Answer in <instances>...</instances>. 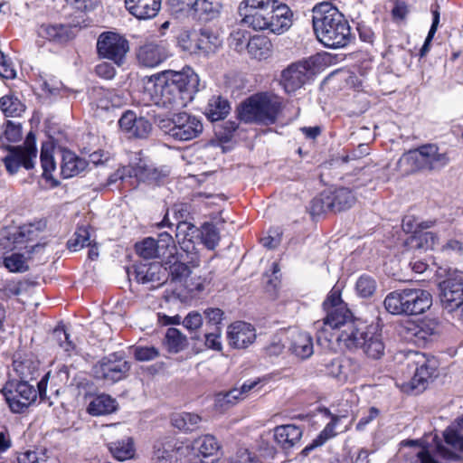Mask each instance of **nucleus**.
<instances>
[{"label":"nucleus","mask_w":463,"mask_h":463,"mask_svg":"<svg viewBox=\"0 0 463 463\" xmlns=\"http://www.w3.org/2000/svg\"><path fill=\"white\" fill-rule=\"evenodd\" d=\"M198 86L199 77L191 68L165 71L146 80L143 99L169 111L178 110L194 99Z\"/></svg>","instance_id":"1"},{"label":"nucleus","mask_w":463,"mask_h":463,"mask_svg":"<svg viewBox=\"0 0 463 463\" xmlns=\"http://www.w3.org/2000/svg\"><path fill=\"white\" fill-rule=\"evenodd\" d=\"M313 29L317 40L327 48L346 46L351 41V28L344 15L328 2L312 9Z\"/></svg>","instance_id":"2"},{"label":"nucleus","mask_w":463,"mask_h":463,"mask_svg":"<svg viewBox=\"0 0 463 463\" xmlns=\"http://www.w3.org/2000/svg\"><path fill=\"white\" fill-rule=\"evenodd\" d=\"M326 317L322 320L314 323L317 330V342L323 340L330 342L333 331L346 327V325L354 321L353 315L347 305L341 298L340 289L333 288L323 303Z\"/></svg>","instance_id":"3"},{"label":"nucleus","mask_w":463,"mask_h":463,"mask_svg":"<svg viewBox=\"0 0 463 463\" xmlns=\"http://www.w3.org/2000/svg\"><path fill=\"white\" fill-rule=\"evenodd\" d=\"M463 415L458 417L443 432L445 444L437 442L436 453L439 459L426 448L420 449L416 456L420 463H463Z\"/></svg>","instance_id":"4"},{"label":"nucleus","mask_w":463,"mask_h":463,"mask_svg":"<svg viewBox=\"0 0 463 463\" xmlns=\"http://www.w3.org/2000/svg\"><path fill=\"white\" fill-rule=\"evenodd\" d=\"M386 310L393 315H419L432 305L431 294L420 288H405L389 293L384 301Z\"/></svg>","instance_id":"5"},{"label":"nucleus","mask_w":463,"mask_h":463,"mask_svg":"<svg viewBox=\"0 0 463 463\" xmlns=\"http://www.w3.org/2000/svg\"><path fill=\"white\" fill-rule=\"evenodd\" d=\"M446 153H439L437 146L429 144L402 155L397 167L403 175L419 171L440 169L449 163Z\"/></svg>","instance_id":"6"},{"label":"nucleus","mask_w":463,"mask_h":463,"mask_svg":"<svg viewBox=\"0 0 463 463\" xmlns=\"http://www.w3.org/2000/svg\"><path fill=\"white\" fill-rule=\"evenodd\" d=\"M280 109V103L267 93L248 98L238 108V115L245 123L273 124Z\"/></svg>","instance_id":"7"},{"label":"nucleus","mask_w":463,"mask_h":463,"mask_svg":"<svg viewBox=\"0 0 463 463\" xmlns=\"http://www.w3.org/2000/svg\"><path fill=\"white\" fill-rule=\"evenodd\" d=\"M47 377L48 374L37 383V389L28 380H12L6 383L3 392L10 409L14 412L19 413L28 408L38 395L41 400H45Z\"/></svg>","instance_id":"8"},{"label":"nucleus","mask_w":463,"mask_h":463,"mask_svg":"<svg viewBox=\"0 0 463 463\" xmlns=\"http://www.w3.org/2000/svg\"><path fill=\"white\" fill-rule=\"evenodd\" d=\"M273 0H242L238 6L241 22L256 31L266 30Z\"/></svg>","instance_id":"9"},{"label":"nucleus","mask_w":463,"mask_h":463,"mask_svg":"<svg viewBox=\"0 0 463 463\" xmlns=\"http://www.w3.org/2000/svg\"><path fill=\"white\" fill-rule=\"evenodd\" d=\"M439 286L442 307L449 312H457L463 305V271L449 270Z\"/></svg>","instance_id":"10"},{"label":"nucleus","mask_w":463,"mask_h":463,"mask_svg":"<svg viewBox=\"0 0 463 463\" xmlns=\"http://www.w3.org/2000/svg\"><path fill=\"white\" fill-rule=\"evenodd\" d=\"M8 155L4 158L8 173L14 175L21 166L27 170L33 168L37 155L35 137L33 132L28 133L24 146H8Z\"/></svg>","instance_id":"11"},{"label":"nucleus","mask_w":463,"mask_h":463,"mask_svg":"<svg viewBox=\"0 0 463 463\" xmlns=\"http://www.w3.org/2000/svg\"><path fill=\"white\" fill-rule=\"evenodd\" d=\"M137 253L143 259H156L172 255L176 250L173 237L168 232H162L157 240L147 237L135 245Z\"/></svg>","instance_id":"12"},{"label":"nucleus","mask_w":463,"mask_h":463,"mask_svg":"<svg viewBox=\"0 0 463 463\" xmlns=\"http://www.w3.org/2000/svg\"><path fill=\"white\" fill-rule=\"evenodd\" d=\"M438 323L427 319L420 322L406 320L400 325L399 334L408 342L425 345L438 332Z\"/></svg>","instance_id":"13"},{"label":"nucleus","mask_w":463,"mask_h":463,"mask_svg":"<svg viewBox=\"0 0 463 463\" xmlns=\"http://www.w3.org/2000/svg\"><path fill=\"white\" fill-rule=\"evenodd\" d=\"M97 50L103 58L111 60L120 65L129 50L128 42L116 33L106 32L99 35Z\"/></svg>","instance_id":"14"},{"label":"nucleus","mask_w":463,"mask_h":463,"mask_svg":"<svg viewBox=\"0 0 463 463\" xmlns=\"http://www.w3.org/2000/svg\"><path fill=\"white\" fill-rule=\"evenodd\" d=\"M129 370V363L115 354L103 358L93 368L97 378L110 383L125 379Z\"/></svg>","instance_id":"15"},{"label":"nucleus","mask_w":463,"mask_h":463,"mask_svg":"<svg viewBox=\"0 0 463 463\" xmlns=\"http://www.w3.org/2000/svg\"><path fill=\"white\" fill-rule=\"evenodd\" d=\"M172 124L173 126L167 130V133L181 141L197 137L203 129L200 119L185 112L175 114Z\"/></svg>","instance_id":"16"},{"label":"nucleus","mask_w":463,"mask_h":463,"mask_svg":"<svg viewBox=\"0 0 463 463\" xmlns=\"http://www.w3.org/2000/svg\"><path fill=\"white\" fill-rule=\"evenodd\" d=\"M310 73L309 61L293 63L282 71L281 83L288 93L295 92L307 82Z\"/></svg>","instance_id":"17"},{"label":"nucleus","mask_w":463,"mask_h":463,"mask_svg":"<svg viewBox=\"0 0 463 463\" xmlns=\"http://www.w3.org/2000/svg\"><path fill=\"white\" fill-rule=\"evenodd\" d=\"M408 360L415 365V373L411 381V388L424 390L426 383L435 373V362L427 359L424 354L419 352L411 353Z\"/></svg>","instance_id":"18"},{"label":"nucleus","mask_w":463,"mask_h":463,"mask_svg":"<svg viewBox=\"0 0 463 463\" xmlns=\"http://www.w3.org/2000/svg\"><path fill=\"white\" fill-rule=\"evenodd\" d=\"M170 55L166 44L162 41L147 42L141 45L137 52L139 64L148 68L158 66Z\"/></svg>","instance_id":"19"},{"label":"nucleus","mask_w":463,"mask_h":463,"mask_svg":"<svg viewBox=\"0 0 463 463\" xmlns=\"http://www.w3.org/2000/svg\"><path fill=\"white\" fill-rule=\"evenodd\" d=\"M175 252L173 251L172 255H167L168 260L165 262V267H163L165 273L168 270V275L172 281L182 283L190 291H201L203 288V285L201 283L194 284L189 279L188 277L191 274L189 267L179 260L178 257L175 256Z\"/></svg>","instance_id":"20"},{"label":"nucleus","mask_w":463,"mask_h":463,"mask_svg":"<svg viewBox=\"0 0 463 463\" xmlns=\"http://www.w3.org/2000/svg\"><path fill=\"white\" fill-rule=\"evenodd\" d=\"M227 339L233 348H246L256 339L255 328L250 324L237 321L228 326Z\"/></svg>","instance_id":"21"},{"label":"nucleus","mask_w":463,"mask_h":463,"mask_svg":"<svg viewBox=\"0 0 463 463\" xmlns=\"http://www.w3.org/2000/svg\"><path fill=\"white\" fill-rule=\"evenodd\" d=\"M274 5L269 9L268 15V26L266 30L281 34L288 31L292 25V12L288 5L279 4L273 0Z\"/></svg>","instance_id":"22"},{"label":"nucleus","mask_w":463,"mask_h":463,"mask_svg":"<svg viewBox=\"0 0 463 463\" xmlns=\"http://www.w3.org/2000/svg\"><path fill=\"white\" fill-rule=\"evenodd\" d=\"M258 384V381H253L243 383L241 388H233L228 392H218L214 396V408L222 412L229 410L239 401L245 399L248 393Z\"/></svg>","instance_id":"23"},{"label":"nucleus","mask_w":463,"mask_h":463,"mask_svg":"<svg viewBox=\"0 0 463 463\" xmlns=\"http://www.w3.org/2000/svg\"><path fill=\"white\" fill-rule=\"evenodd\" d=\"M367 327L362 323L355 322L346 325L336 335V340L343 344L347 349H356L362 347L363 342L367 336Z\"/></svg>","instance_id":"24"},{"label":"nucleus","mask_w":463,"mask_h":463,"mask_svg":"<svg viewBox=\"0 0 463 463\" xmlns=\"http://www.w3.org/2000/svg\"><path fill=\"white\" fill-rule=\"evenodd\" d=\"M135 279L142 284H151V288L161 286L165 281L163 266L159 263L138 264L134 267Z\"/></svg>","instance_id":"25"},{"label":"nucleus","mask_w":463,"mask_h":463,"mask_svg":"<svg viewBox=\"0 0 463 463\" xmlns=\"http://www.w3.org/2000/svg\"><path fill=\"white\" fill-rule=\"evenodd\" d=\"M118 124L122 130L140 138L146 137L152 130V125L148 119L144 117L137 118L132 111L124 113Z\"/></svg>","instance_id":"26"},{"label":"nucleus","mask_w":463,"mask_h":463,"mask_svg":"<svg viewBox=\"0 0 463 463\" xmlns=\"http://www.w3.org/2000/svg\"><path fill=\"white\" fill-rule=\"evenodd\" d=\"M75 25L62 24H44L38 29L40 37L62 44L75 37Z\"/></svg>","instance_id":"27"},{"label":"nucleus","mask_w":463,"mask_h":463,"mask_svg":"<svg viewBox=\"0 0 463 463\" xmlns=\"http://www.w3.org/2000/svg\"><path fill=\"white\" fill-rule=\"evenodd\" d=\"M189 450V445L183 441L169 440L156 446L155 456L159 463H175L184 457Z\"/></svg>","instance_id":"28"},{"label":"nucleus","mask_w":463,"mask_h":463,"mask_svg":"<svg viewBox=\"0 0 463 463\" xmlns=\"http://www.w3.org/2000/svg\"><path fill=\"white\" fill-rule=\"evenodd\" d=\"M161 0H125L127 10L140 20L152 19L161 9Z\"/></svg>","instance_id":"29"},{"label":"nucleus","mask_w":463,"mask_h":463,"mask_svg":"<svg viewBox=\"0 0 463 463\" xmlns=\"http://www.w3.org/2000/svg\"><path fill=\"white\" fill-rule=\"evenodd\" d=\"M364 353L371 359H381L384 354L385 345L382 333L377 325H370L367 327V336L361 347Z\"/></svg>","instance_id":"30"},{"label":"nucleus","mask_w":463,"mask_h":463,"mask_svg":"<svg viewBox=\"0 0 463 463\" xmlns=\"http://www.w3.org/2000/svg\"><path fill=\"white\" fill-rule=\"evenodd\" d=\"M303 435V430L295 424L277 426L274 437L277 443L284 449H289L298 444Z\"/></svg>","instance_id":"31"},{"label":"nucleus","mask_w":463,"mask_h":463,"mask_svg":"<svg viewBox=\"0 0 463 463\" xmlns=\"http://www.w3.org/2000/svg\"><path fill=\"white\" fill-rule=\"evenodd\" d=\"M358 364L351 359H335L326 365V372L339 383H345L356 373Z\"/></svg>","instance_id":"32"},{"label":"nucleus","mask_w":463,"mask_h":463,"mask_svg":"<svg viewBox=\"0 0 463 463\" xmlns=\"http://www.w3.org/2000/svg\"><path fill=\"white\" fill-rule=\"evenodd\" d=\"M246 51L251 59L263 61L272 54V43L263 35H254L247 43Z\"/></svg>","instance_id":"33"},{"label":"nucleus","mask_w":463,"mask_h":463,"mask_svg":"<svg viewBox=\"0 0 463 463\" xmlns=\"http://www.w3.org/2000/svg\"><path fill=\"white\" fill-rule=\"evenodd\" d=\"M61 175L71 178L79 175L87 167V162L70 150L61 152Z\"/></svg>","instance_id":"34"},{"label":"nucleus","mask_w":463,"mask_h":463,"mask_svg":"<svg viewBox=\"0 0 463 463\" xmlns=\"http://www.w3.org/2000/svg\"><path fill=\"white\" fill-rule=\"evenodd\" d=\"M290 350L300 359H307L314 353L312 337L305 332H292Z\"/></svg>","instance_id":"35"},{"label":"nucleus","mask_w":463,"mask_h":463,"mask_svg":"<svg viewBox=\"0 0 463 463\" xmlns=\"http://www.w3.org/2000/svg\"><path fill=\"white\" fill-rule=\"evenodd\" d=\"M222 45L220 36L209 30H202L197 38V54L205 57L216 53Z\"/></svg>","instance_id":"36"},{"label":"nucleus","mask_w":463,"mask_h":463,"mask_svg":"<svg viewBox=\"0 0 463 463\" xmlns=\"http://www.w3.org/2000/svg\"><path fill=\"white\" fill-rule=\"evenodd\" d=\"M118 403L115 399L107 394L93 398L87 407V411L92 416H101L116 411Z\"/></svg>","instance_id":"37"},{"label":"nucleus","mask_w":463,"mask_h":463,"mask_svg":"<svg viewBox=\"0 0 463 463\" xmlns=\"http://www.w3.org/2000/svg\"><path fill=\"white\" fill-rule=\"evenodd\" d=\"M343 417L333 416L331 421L325 427V429L319 433V435L313 439V441L305 447L299 454V457L305 458L307 457L310 451L322 446L326 440L335 437L336 435L335 427L339 420H342Z\"/></svg>","instance_id":"38"},{"label":"nucleus","mask_w":463,"mask_h":463,"mask_svg":"<svg viewBox=\"0 0 463 463\" xmlns=\"http://www.w3.org/2000/svg\"><path fill=\"white\" fill-rule=\"evenodd\" d=\"M230 104L221 96H213L205 108V115L211 121L223 119L230 112Z\"/></svg>","instance_id":"39"},{"label":"nucleus","mask_w":463,"mask_h":463,"mask_svg":"<svg viewBox=\"0 0 463 463\" xmlns=\"http://www.w3.org/2000/svg\"><path fill=\"white\" fill-rule=\"evenodd\" d=\"M13 366L21 380H28L33 379V376L37 372L39 362L29 355L24 357L18 355L14 359Z\"/></svg>","instance_id":"40"},{"label":"nucleus","mask_w":463,"mask_h":463,"mask_svg":"<svg viewBox=\"0 0 463 463\" xmlns=\"http://www.w3.org/2000/svg\"><path fill=\"white\" fill-rule=\"evenodd\" d=\"M333 201V212H342L351 208L356 201L355 196L348 188H339L330 193Z\"/></svg>","instance_id":"41"},{"label":"nucleus","mask_w":463,"mask_h":463,"mask_svg":"<svg viewBox=\"0 0 463 463\" xmlns=\"http://www.w3.org/2000/svg\"><path fill=\"white\" fill-rule=\"evenodd\" d=\"M131 176L132 178H136L137 182H145L149 184L157 183L163 176L161 172L145 164L140 163L136 166H131Z\"/></svg>","instance_id":"42"},{"label":"nucleus","mask_w":463,"mask_h":463,"mask_svg":"<svg viewBox=\"0 0 463 463\" xmlns=\"http://www.w3.org/2000/svg\"><path fill=\"white\" fill-rule=\"evenodd\" d=\"M41 164L43 167V175L45 179L52 181V186H57L59 182L52 177V173L56 169V163L52 155V148L48 145H43L41 151Z\"/></svg>","instance_id":"43"},{"label":"nucleus","mask_w":463,"mask_h":463,"mask_svg":"<svg viewBox=\"0 0 463 463\" xmlns=\"http://www.w3.org/2000/svg\"><path fill=\"white\" fill-rule=\"evenodd\" d=\"M198 414L190 412L176 413L172 416L171 421L174 427L184 431H193L201 421Z\"/></svg>","instance_id":"44"},{"label":"nucleus","mask_w":463,"mask_h":463,"mask_svg":"<svg viewBox=\"0 0 463 463\" xmlns=\"http://www.w3.org/2000/svg\"><path fill=\"white\" fill-rule=\"evenodd\" d=\"M193 448L197 449L202 456L210 457L218 452L220 444L214 436L207 434L196 439L193 442Z\"/></svg>","instance_id":"45"},{"label":"nucleus","mask_w":463,"mask_h":463,"mask_svg":"<svg viewBox=\"0 0 463 463\" xmlns=\"http://www.w3.org/2000/svg\"><path fill=\"white\" fill-rule=\"evenodd\" d=\"M109 449L115 458L123 461L131 458L134 455V448L131 439L111 442Z\"/></svg>","instance_id":"46"},{"label":"nucleus","mask_w":463,"mask_h":463,"mask_svg":"<svg viewBox=\"0 0 463 463\" xmlns=\"http://www.w3.org/2000/svg\"><path fill=\"white\" fill-rule=\"evenodd\" d=\"M434 224L431 221H421L414 215H406L402 219V229L407 233L417 236L421 232L432 227Z\"/></svg>","instance_id":"47"},{"label":"nucleus","mask_w":463,"mask_h":463,"mask_svg":"<svg viewBox=\"0 0 463 463\" xmlns=\"http://www.w3.org/2000/svg\"><path fill=\"white\" fill-rule=\"evenodd\" d=\"M196 232L197 229L190 222H180L177 224L175 236L182 249L189 250V245L186 243H192V240Z\"/></svg>","instance_id":"48"},{"label":"nucleus","mask_w":463,"mask_h":463,"mask_svg":"<svg viewBox=\"0 0 463 463\" xmlns=\"http://www.w3.org/2000/svg\"><path fill=\"white\" fill-rule=\"evenodd\" d=\"M165 345L172 353H178L186 345V337L176 328L170 327L166 331Z\"/></svg>","instance_id":"49"},{"label":"nucleus","mask_w":463,"mask_h":463,"mask_svg":"<svg viewBox=\"0 0 463 463\" xmlns=\"http://www.w3.org/2000/svg\"><path fill=\"white\" fill-rule=\"evenodd\" d=\"M0 108L7 117L19 116L24 110V104L14 96H4L0 99Z\"/></svg>","instance_id":"50"},{"label":"nucleus","mask_w":463,"mask_h":463,"mask_svg":"<svg viewBox=\"0 0 463 463\" xmlns=\"http://www.w3.org/2000/svg\"><path fill=\"white\" fill-rule=\"evenodd\" d=\"M310 212L313 215L333 212V201L330 193L324 192L314 198L311 202Z\"/></svg>","instance_id":"51"},{"label":"nucleus","mask_w":463,"mask_h":463,"mask_svg":"<svg viewBox=\"0 0 463 463\" xmlns=\"http://www.w3.org/2000/svg\"><path fill=\"white\" fill-rule=\"evenodd\" d=\"M44 226V223L41 222L37 223L24 224L19 228L17 237L15 239L18 240L19 242L33 241L38 238Z\"/></svg>","instance_id":"52"},{"label":"nucleus","mask_w":463,"mask_h":463,"mask_svg":"<svg viewBox=\"0 0 463 463\" xmlns=\"http://www.w3.org/2000/svg\"><path fill=\"white\" fill-rule=\"evenodd\" d=\"M98 95V107L108 109L110 106L118 107L121 105V98L112 90L99 89L96 90Z\"/></svg>","instance_id":"53"},{"label":"nucleus","mask_w":463,"mask_h":463,"mask_svg":"<svg viewBox=\"0 0 463 463\" xmlns=\"http://www.w3.org/2000/svg\"><path fill=\"white\" fill-rule=\"evenodd\" d=\"M67 246L71 251H78L85 246H90V232L86 227H80L68 241Z\"/></svg>","instance_id":"54"},{"label":"nucleus","mask_w":463,"mask_h":463,"mask_svg":"<svg viewBox=\"0 0 463 463\" xmlns=\"http://www.w3.org/2000/svg\"><path fill=\"white\" fill-rule=\"evenodd\" d=\"M249 39L248 33L245 30L236 29L230 33L228 43L232 50L241 53L246 51Z\"/></svg>","instance_id":"55"},{"label":"nucleus","mask_w":463,"mask_h":463,"mask_svg":"<svg viewBox=\"0 0 463 463\" xmlns=\"http://www.w3.org/2000/svg\"><path fill=\"white\" fill-rule=\"evenodd\" d=\"M47 456L43 449H33L20 452L17 455V463H46Z\"/></svg>","instance_id":"56"},{"label":"nucleus","mask_w":463,"mask_h":463,"mask_svg":"<svg viewBox=\"0 0 463 463\" xmlns=\"http://www.w3.org/2000/svg\"><path fill=\"white\" fill-rule=\"evenodd\" d=\"M355 289L361 298H369L376 290V282L372 277L363 275L357 279Z\"/></svg>","instance_id":"57"},{"label":"nucleus","mask_w":463,"mask_h":463,"mask_svg":"<svg viewBox=\"0 0 463 463\" xmlns=\"http://www.w3.org/2000/svg\"><path fill=\"white\" fill-rule=\"evenodd\" d=\"M4 264L11 272H24L27 270L26 259L20 253H12L4 259Z\"/></svg>","instance_id":"58"},{"label":"nucleus","mask_w":463,"mask_h":463,"mask_svg":"<svg viewBox=\"0 0 463 463\" xmlns=\"http://www.w3.org/2000/svg\"><path fill=\"white\" fill-rule=\"evenodd\" d=\"M202 238L204 245L208 249L213 250L220 241L219 231L213 224L205 223L203 226Z\"/></svg>","instance_id":"59"},{"label":"nucleus","mask_w":463,"mask_h":463,"mask_svg":"<svg viewBox=\"0 0 463 463\" xmlns=\"http://www.w3.org/2000/svg\"><path fill=\"white\" fill-rule=\"evenodd\" d=\"M222 7V0H202L196 14H207L211 18L218 15Z\"/></svg>","instance_id":"60"},{"label":"nucleus","mask_w":463,"mask_h":463,"mask_svg":"<svg viewBox=\"0 0 463 463\" xmlns=\"http://www.w3.org/2000/svg\"><path fill=\"white\" fill-rule=\"evenodd\" d=\"M437 237L430 232H421L417 236H412V242L418 249H433L436 245Z\"/></svg>","instance_id":"61"},{"label":"nucleus","mask_w":463,"mask_h":463,"mask_svg":"<svg viewBox=\"0 0 463 463\" xmlns=\"http://www.w3.org/2000/svg\"><path fill=\"white\" fill-rule=\"evenodd\" d=\"M206 325L213 326V329H221V325L224 319V312L218 307H208L203 312Z\"/></svg>","instance_id":"62"},{"label":"nucleus","mask_w":463,"mask_h":463,"mask_svg":"<svg viewBox=\"0 0 463 463\" xmlns=\"http://www.w3.org/2000/svg\"><path fill=\"white\" fill-rule=\"evenodd\" d=\"M177 45L183 51L190 54H197V40L194 41L191 34L184 31L177 37Z\"/></svg>","instance_id":"63"},{"label":"nucleus","mask_w":463,"mask_h":463,"mask_svg":"<svg viewBox=\"0 0 463 463\" xmlns=\"http://www.w3.org/2000/svg\"><path fill=\"white\" fill-rule=\"evenodd\" d=\"M134 355L137 360L146 362L158 357L159 351L154 346L138 345L134 348Z\"/></svg>","instance_id":"64"}]
</instances>
